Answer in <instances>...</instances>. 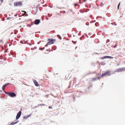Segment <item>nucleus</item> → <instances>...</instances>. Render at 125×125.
Segmentation results:
<instances>
[{
	"instance_id": "15",
	"label": "nucleus",
	"mask_w": 125,
	"mask_h": 125,
	"mask_svg": "<svg viewBox=\"0 0 125 125\" xmlns=\"http://www.w3.org/2000/svg\"><path fill=\"white\" fill-rule=\"evenodd\" d=\"M45 49V47H44L43 48H40V50H43Z\"/></svg>"
},
{
	"instance_id": "19",
	"label": "nucleus",
	"mask_w": 125,
	"mask_h": 125,
	"mask_svg": "<svg viewBox=\"0 0 125 125\" xmlns=\"http://www.w3.org/2000/svg\"><path fill=\"white\" fill-rule=\"evenodd\" d=\"M101 77H98V79H99V80L100 79V78H101Z\"/></svg>"
},
{
	"instance_id": "9",
	"label": "nucleus",
	"mask_w": 125,
	"mask_h": 125,
	"mask_svg": "<svg viewBox=\"0 0 125 125\" xmlns=\"http://www.w3.org/2000/svg\"><path fill=\"white\" fill-rule=\"evenodd\" d=\"M8 85V83H6L3 85L2 87V89L3 90H4L5 87Z\"/></svg>"
},
{
	"instance_id": "22",
	"label": "nucleus",
	"mask_w": 125,
	"mask_h": 125,
	"mask_svg": "<svg viewBox=\"0 0 125 125\" xmlns=\"http://www.w3.org/2000/svg\"><path fill=\"white\" fill-rule=\"evenodd\" d=\"M24 15H25V13H24Z\"/></svg>"
},
{
	"instance_id": "6",
	"label": "nucleus",
	"mask_w": 125,
	"mask_h": 125,
	"mask_svg": "<svg viewBox=\"0 0 125 125\" xmlns=\"http://www.w3.org/2000/svg\"><path fill=\"white\" fill-rule=\"evenodd\" d=\"M21 111H19L16 117V120L20 118L21 115Z\"/></svg>"
},
{
	"instance_id": "2",
	"label": "nucleus",
	"mask_w": 125,
	"mask_h": 125,
	"mask_svg": "<svg viewBox=\"0 0 125 125\" xmlns=\"http://www.w3.org/2000/svg\"><path fill=\"white\" fill-rule=\"evenodd\" d=\"M56 41V39H48V44L49 45H50L51 44H52L54 43Z\"/></svg>"
},
{
	"instance_id": "21",
	"label": "nucleus",
	"mask_w": 125,
	"mask_h": 125,
	"mask_svg": "<svg viewBox=\"0 0 125 125\" xmlns=\"http://www.w3.org/2000/svg\"><path fill=\"white\" fill-rule=\"evenodd\" d=\"M86 1V0H84V1Z\"/></svg>"
},
{
	"instance_id": "16",
	"label": "nucleus",
	"mask_w": 125,
	"mask_h": 125,
	"mask_svg": "<svg viewBox=\"0 0 125 125\" xmlns=\"http://www.w3.org/2000/svg\"><path fill=\"white\" fill-rule=\"evenodd\" d=\"M100 59H101L102 60H103L104 59H105V58H104V56L103 57H101V58H100Z\"/></svg>"
},
{
	"instance_id": "8",
	"label": "nucleus",
	"mask_w": 125,
	"mask_h": 125,
	"mask_svg": "<svg viewBox=\"0 0 125 125\" xmlns=\"http://www.w3.org/2000/svg\"><path fill=\"white\" fill-rule=\"evenodd\" d=\"M33 81L35 85L36 86H39L38 82L36 80H33Z\"/></svg>"
},
{
	"instance_id": "5",
	"label": "nucleus",
	"mask_w": 125,
	"mask_h": 125,
	"mask_svg": "<svg viewBox=\"0 0 125 125\" xmlns=\"http://www.w3.org/2000/svg\"><path fill=\"white\" fill-rule=\"evenodd\" d=\"M5 93L8 94L11 97H15L16 96V94L13 92Z\"/></svg>"
},
{
	"instance_id": "23",
	"label": "nucleus",
	"mask_w": 125,
	"mask_h": 125,
	"mask_svg": "<svg viewBox=\"0 0 125 125\" xmlns=\"http://www.w3.org/2000/svg\"><path fill=\"white\" fill-rule=\"evenodd\" d=\"M29 44H30V45H31V44L30 43H29Z\"/></svg>"
},
{
	"instance_id": "18",
	"label": "nucleus",
	"mask_w": 125,
	"mask_h": 125,
	"mask_svg": "<svg viewBox=\"0 0 125 125\" xmlns=\"http://www.w3.org/2000/svg\"><path fill=\"white\" fill-rule=\"evenodd\" d=\"M48 45H49V44H48V43H47V44H46L45 45V47H47V46H48Z\"/></svg>"
},
{
	"instance_id": "7",
	"label": "nucleus",
	"mask_w": 125,
	"mask_h": 125,
	"mask_svg": "<svg viewBox=\"0 0 125 125\" xmlns=\"http://www.w3.org/2000/svg\"><path fill=\"white\" fill-rule=\"evenodd\" d=\"M40 21L39 19L36 20H35L34 23L36 24H38L40 22Z\"/></svg>"
},
{
	"instance_id": "11",
	"label": "nucleus",
	"mask_w": 125,
	"mask_h": 125,
	"mask_svg": "<svg viewBox=\"0 0 125 125\" xmlns=\"http://www.w3.org/2000/svg\"><path fill=\"white\" fill-rule=\"evenodd\" d=\"M97 78H93L92 80V81H95L97 80Z\"/></svg>"
},
{
	"instance_id": "3",
	"label": "nucleus",
	"mask_w": 125,
	"mask_h": 125,
	"mask_svg": "<svg viewBox=\"0 0 125 125\" xmlns=\"http://www.w3.org/2000/svg\"><path fill=\"white\" fill-rule=\"evenodd\" d=\"M125 70V68L123 67L122 68H120L117 69L115 71V72H122L124 71Z\"/></svg>"
},
{
	"instance_id": "20",
	"label": "nucleus",
	"mask_w": 125,
	"mask_h": 125,
	"mask_svg": "<svg viewBox=\"0 0 125 125\" xmlns=\"http://www.w3.org/2000/svg\"><path fill=\"white\" fill-rule=\"evenodd\" d=\"M2 63V62L1 61H0V64Z\"/></svg>"
},
{
	"instance_id": "10",
	"label": "nucleus",
	"mask_w": 125,
	"mask_h": 125,
	"mask_svg": "<svg viewBox=\"0 0 125 125\" xmlns=\"http://www.w3.org/2000/svg\"><path fill=\"white\" fill-rule=\"evenodd\" d=\"M105 59V58H109V59H113V57L111 56H104Z\"/></svg>"
},
{
	"instance_id": "13",
	"label": "nucleus",
	"mask_w": 125,
	"mask_h": 125,
	"mask_svg": "<svg viewBox=\"0 0 125 125\" xmlns=\"http://www.w3.org/2000/svg\"><path fill=\"white\" fill-rule=\"evenodd\" d=\"M120 3H119L118 5V7H117V8L118 9H119V6H120Z\"/></svg>"
},
{
	"instance_id": "14",
	"label": "nucleus",
	"mask_w": 125,
	"mask_h": 125,
	"mask_svg": "<svg viewBox=\"0 0 125 125\" xmlns=\"http://www.w3.org/2000/svg\"><path fill=\"white\" fill-rule=\"evenodd\" d=\"M57 36L58 37L59 39H61V37L59 35H57Z\"/></svg>"
},
{
	"instance_id": "12",
	"label": "nucleus",
	"mask_w": 125,
	"mask_h": 125,
	"mask_svg": "<svg viewBox=\"0 0 125 125\" xmlns=\"http://www.w3.org/2000/svg\"><path fill=\"white\" fill-rule=\"evenodd\" d=\"M18 122V121H17L16 122H12L11 123L10 125H13L14 124H15L17 123Z\"/></svg>"
},
{
	"instance_id": "4",
	"label": "nucleus",
	"mask_w": 125,
	"mask_h": 125,
	"mask_svg": "<svg viewBox=\"0 0 125 125\" xmlns=\"http://www.w3.org/2000/svg\"><path fill=\"white\" fill-rule=\"evenodd\" d=\"M14 5L15 6H21L22 5V3L21 2H17L14 3Z\"/></svg>"
},
{
	"instance_id": "17",
	"label": "nucleus",
	"mask_w": 125,
	"mask_h": 125,
	"mask_svg": "<svg viewBox=\"0 0 125 125\" xmlns=\"http://www.w3.org/2000/svg\"><path fill=\"white\" fill-rule=\"evenodd\" d=\"M78 5V4L77 3H75L74 4V5L75 6H77Z\"/></svg>"
},
{
	"instance_id": "1",
	"label": "nucleus",
	"mask_w": 125,
	"mask_h": 125,
	"mask_svg": "<svg viewBox=\"0 0 125 125\" xmlns=\"http://www.w3.org/2000/svg\"><path fill=\"white\" fill-rule=\"evenodd\" d=\"M111 72L110 71H107L104 73H103L101 76V77H103L106 76H110L111 75Z\"/></svg>"
}]
</instances>
